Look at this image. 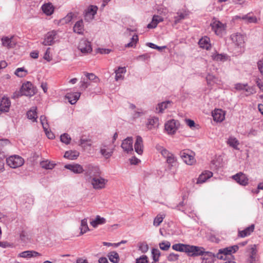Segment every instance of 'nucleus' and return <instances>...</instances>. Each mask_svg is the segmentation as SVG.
<instances>
[{
  "label": "nucleus",
  "instance_id": "obj_35",
  "mask_svg": "<svg viewBox=\"0 0 263 263\" xmlns=\"http://www.w3.org/2000/svg\"><path fill=\"white\" fill-rule=\"evenodd\" d=\"M212 59L216 61L224 62L227 60L228 57L225 54L214 53L212 55Z\"/></svg>",
  "mask_w": 263,
  "mask_h": 263
},
{
  "label": "nucleus",
  "instance_id": "obj_25",
  "mask_svg": "<svg viewBox=\"0 0 263 263\" xmlns=\"http://www.w3.org/2000/svg\"><path fill=\"white\" fill-rule=\"evenodd\" d=\"M81 93L80 92H75L74 93H68L66 96L71 104H74L79 100Z\"/></svg>",
  "mask_w": 263,
  "mask_h": 263
},
{
  "label": "nucleus",
  "instance_id": "obj_52",
  "mask_svg": "<svg viewBox=\"0 0 263 263\" xmlns=\"http://www.w3.org/2000/svg\"><path fill=\"white\" fill-rule=\"evenodd\" d=\"M166 159L167 163L172 166H173V164L176 161V159L173 154H171Z\"/></svg>",
  "mask_w": 263,
  "mask_h": 263
},
{
  "label": "nucleus",
  "instance_id": "obj_8",
  "mask_svg": "<svg viewBox=\"0 0 263 263\" xmlns=\"http://www.w3.org/2000/svg\"><path fill=\"white\" fill-rule=\"evenodd\" d=\"M205 252L203 247L189 245L187 254L190 256H203Z\"/></svg>",
  "mask_w": 263,
  "mask_h": 263
},
{
  "label": "nucleus",
  "instance_id": "obj_64",
  "mask_svg": "<svg viewBox=\"0 0 263 263\" xmlns=\"http://www.w3.org/2000/svg\"><path fill=\"white\" fill-rule=\"evenodd\" d=\"M247 85V84H242L240 83H237L235 84V88L237 90H243Z\"/></svg>",
  "mask_w": 263,
  "mask_h": 263
},
{
  "label": "nucleus",
  "instance_id": "obj_1",
  "mask_svg": "<svg viewBox=\"0 0 263 263\" xmlns=\"http://www.w3.org/2000/svg\"><path fill=\"white\" fill-rule=\"evenodd\" d=\"M239 249L238 245H234L226 247L225 248L220 249L216 254H214L211 252H205L203 255L202 261L201 263H214L215 258L218 259H225L226 256L231 255L232 253H235Z\"/></svg>",
  "mask_w": 263,
  "mask_h": 263
},
{
  "label": "nucleus",
  "instance_id": "obj_13",
  "mask_svg": "<svg viewBox=\"0 0 263 263\" xmlns=\"http://www.w3.org/2000/svg\"><path fill=\"white\" fill-rule=\"evenodd\" d=\"M23 94L26 96H32L34 94L32 84L27 82L23 84L21 88Z\"/></svg>",
  "mask_w": 263,
  "mask_h": 263
},
{
  "label": "nucleus",
  "instance_id": "obj_49",
  "mask_svg": "<svg viewBox=\"0 0 263 263\" xmlns=\"http://www.w3.org/2000/svg\"><path fill=\"white\" fill-rule=\"evenodd\" d=\"M84 73L87 80L94 81L95 82H97L99 81V78L95 74L86 72Z\"/></svg>",
  "mask_w": 263,
  "mask_h": 263
},
{
  "label": "nucleus",
  "instance_id": "obj_17",
  "mask_svg": "<svg viewBox=\"0 0 263 263\" xmlns=\"http://www.w3.org/2000/svg\"><path fill=\"white\" fill-rule=\"evenodd\" d=\"M257 250L255 246H254L250 249V253L246 263H257Z\"/></svg>",
  "mask_w": 263,
  "mask_h": 263
},
{
  "label": "nucleus",
  "instance_id": "obj_22",
  "mask_svg": "<svg viewBox=\"0 0 263 263\" xmlns=\"http://www.w3.org/2000/svg\"><path fill=\"white\" fill-rule=\"evenodd\" d=\"M213 176V173L209 171H205L199 176L197 184L202 183L204 182L208 179L211 178Z\"/></svg>",
  "mask_w": 263,
  "mask_h": 263
},
{
  "label": "nucleus",
  "instance_id": "obj_41",
  "mask_svg": "<svg viewBox=\"0 0 263 263\" xmlns=\"http://www.w3.org/2000/svg\"><path fill=\"white\" fill-rule=\"evenodd\" d=\"M79 153L72 151H67L64 154V157L71 160L77 159Z\"/></svg>",
  "mask_w": 263,
  "mask_h": 263
},
{
  "label": "nucleus",
  "instance_id": "obj_23",
  "mask_svg": "<svg viewBox=\"0 0 263 263\" xmlns=\"http://www.w3.org/2000/svg\"><path fill=\"white\" fill-rule=\"evenodd\" d=\"M254 224H252L242 231H238V236L240 237H245L250 235L254 231Z\"/></svg>",
  "mask_w": 263,
  "mask_h": 263
},
{
  "label": "nucleus",
  "instance_id": "obj_46",
  "mask_svg": "<svg viewBox=\"0 0 263 263\" xmlns=\"http://www.w3.org/2000/svg\"><path fill=\"white\" fill-rule=\"evenodd\" d=\"M61 141L65 143L66 144H68L70 143V142L71 141V138L70 136L66 133L63 134L60 137Z\"/></svg>",
  "mask_w": 263,
  "mask_h": 263
},
{
  "label": "nucleus",
  "instance_id": "obj_32",
  "mask_svg": "<svg viewBox=\"0 0 263 263\" xmlns=\"http://www.w3.org/2000/svg\"><path fill=\"white\" fill-rule=\"evenodd\" d=\"M42 10L46 15H50L53 12V7L51 4H46L42 6Z\"/></svg>",
  "mask_w": 263,
  "mask_h": 263
},
{
  "label": "nucleus",
  "instance_id": "obj_30",
  "mask_svg": "<svg viewBox=\"0 0 263 263\" xmlns=\"http://www.w3.org/2000/svg\"><path fill=\"white\" fill-rule=\"evenodd\" d=\"M106 219L101 217L99 215L96 216L95 219L90 222V224L93 228H97L98 225L104 224L106 222Z\"/></svg>",
  "mask_w": 263,
  "mask_h": 263
},
{
  "label": "nucleus",
  "instance_id": "obj_45",
  "mask_svg": "<svg viewBox=\"0 0 263 263\" xmlns=\"http://www.w3.org/2000/svg\"><path fill=\"white\" fill-rule=\"evenodd\" d=\"M139 250L141 251L142 253H146L148 250V246L147 244L145 242H139L138 245Z\"/></svg>",
  "mask_w": 263,
  "mask_h": 263
},
{
  "label": "nucleus",
  "instance_id": "obj_48",
  "mask_svg": "<svg viewBox=\"0 0 263 263\" xmlns=\"http://www.w3.org/2000/svg\"><path fill=\"white\" fill-rule=\"evenodd\" d=\"M152 254L154 261H158L159 260V257L160 255V251L157 249H153Z\"/></svg>",
  "mask_w": 263,
  "mask_h": 263
},
{
  "label": "nucleus",
  "instance_id": "obj_47",
  "mask_svg": "<svg viewBox=\"0 0 263 263\" xmlns=\"http://www.w3.org/2000/svg\"><path fill=\"white\" fill-rule=\"evenodd\" d=\"M165 216L158 215L154 219L153 224L155 226L158 227L162 222Z\"/></svg>",
  "mask_w": 263,
  "mask_h": 263
},
{
  "label": "nucleus",
  "instance_id": "obj_11",
  "mask_svg": "<svg viewBox=\"0 0 263 263\" xmlns=\"http://www.w3.org/2000/svg\"><path fill=\"white\" fill-rule=\"evenodd\" d=\"M57 35L55 31L48 32L45 36L44 41L42 44L45 46H50L53 44L54 41Z\"/></svg>",
  "mask_w": 263,
  "mask_h": 263
},
{
  "label": "nucleus",
  "instance_id": "obj_6",
  "mask_svg": "<svg viewBox=\"0 0 263 263\" xmlns=\"http://www.w3.org/2000/svg\"><path fill=\"white\" fill-rule=\"evenodd\" d=\"M78 48L83 53H90L92 51L90 43L85 39H82L80 41Z\"/></svg>",
  "mask_w": 263,
  "mask_h": 263
},
{
  "label": "nucleus",
  "instance_id": "obj_38",
  "mask_svg": "<svg viewBox=\"0 0 263 263\" xmlns=\"http://www.w3.org/2000/svg\"><path fill=\"white\" fill-rule=\"evenodd\" d=\"M228 143L231 147H233L236 149H238V145L239 143L238 140L235 137H230L228 141Z\"/></svg>",
  "mask_w": 263,
  "mask_h": 263
},
{
  "label": "nucleus",
  "instance_id": "obj_2",
  "mask_svg": "<svg viewBox=\"0 0 263 263\" xmlns=\"http://www.w3.org/2000/svg\"><path fill=\"white\" fill-rule=\"evenodd\" d=\"M84 176L88 181L96 177L101 175V171L98 166L88 164L84 166Z\"/></svg>",
  "mask_w": 263,
  "mask_h": 263
},
{
  "label": "nucleus",
  "instance_id": "obj_61",
  "mask_svg": "<svg viewBox=\"0 0 263 263\" xmlns=\"http://www.w3.org/2000/svg\"><path fill=\"white\" fill-rule=\"evenodd\" d=\"M147 257L146 255H142L136 259V263H147Z\"/></svg>",
  "mask_w": 263,
  "mask_h": 263
},
{
  "label": "nucleus",
  "instance_id": "obj_21",
  "mask_svg": "<svg viewBox=\"0 0 263 263\" xmlns=\"http://www.w3.org/2000/svg\"><path fill=\"white\" fill-rule=\"evenodd\" d=\"M65 167L76 174H80L84 172V169L82 165L79 164H67L65 166Z\"/></svg>",
  "mask_w": 263,
  "mask_h": 263
},
{
  "label": "nucleus",
  "instance_id": "obj_7",
  "mask_svg": "<svg viewBox=\"0 0 263 263\" xmlns=\"http://www.w3.org/2000/svg\"><path fill=\"white\" fill-rule=\"evenodd\" d=\"M179 125L178 121L174 119L171 120L165 124V129L168 134H174L178 129Z\"/></svg>",
  "mask_w": 263,
  "mask_h": 263
},
{
  "label": "nucleus",
  "instance_id": "obj_39",
  "mask_svg": "<svg viewBox=\"0 0 263 263\" xmlns=\"http://www.w3.org/2000/svg\"><path fill=\"white\" fill-rule=\"evenodd\" d=\"M40 164L43 168L46 170H51L55 165V164L48 160L42 161L41 162Z\"/></svg>",
  "mask_w": 263,
  "mask_h": 263
},
{
  "label": "nucleus",
  "instance_id": "obj_26",
  "mask_svg": "<svg viewBox=\"0 0 263 263\" xmlns=\"http://www.w3.org/2000/svg\"><path fill=\"white\" fill-rule=\"evenodd\" d=\"M73 31L78 34H83L84 31V25L82 20L78 21L73 26Z\"/></svg>",
  "mask_w": 263,
  "mask_h": 263
},
{
  "label": "nucleus",
  "instance_id": "obj_53",
  "mask_svg": "<svg viewBox=\"0 0 263 263\" xmlns=\"http://www.w3.org/2000/svg\"><path fill=\"white\" fill-rule=\"evenodd\" d=\"M32 253L31 251H25L24 252H22L20 253L18 256L20 257H23V258H30L31 257L32 254L31 253Z\"/></svg>",
  "mask_w": 263,
  "mask_h": 263
},
{
  "label": "nucleus",
  "instance_id": "obj_54",
  "mask_svg": "<svg viewBox=\"0 0 263 263\" xmlns=\"http://www.w3.org/2000/svg\"><path fill=\"white\" fill-rule=\"evenodd\" d=\"M9 144V141L7 139H0V155L4 154L1 153L2 147Z\"/></svg>",
  "mask_w": 263,
  "mask_h": 263
},
{
  "label": "nucleus",
  "instance_id": "obj_29",
  "mask_svg": "<svg viewBox=\"0 0 263 263\" xmlns=\"http://www.w3.org/2000/svg\"><path fill=\"white\" fill-rule=\"evenodd\" d=\"M36 110L37 108L36 107H33L27 112V118L31 120L32 122H36V119L37 118Z\"/></svg>",
  "mask_w": 263,
  "mask_h": 263
},
{
  "label": "nucleus",
  "instance_id": "obj_16",
  "mask_svg": "<svg viewBox=\"0 0 263 263\" xmlns=\"http://www.w3.org/2000/svg\"><path fill=\"white\" fill-rule=\"evenodd\" d=\"M133 138L132 137H127L124 140L122 143L121 147L124 151L128 153L129 152L133 151Z\"/></svg>",
  "mask_w": 263,
  "mask_h": 263
},
{
  "label": "nucleus",
  "instance_id": "obj_9",
  "mask_svg": "<svg viewBox=\"0 0 263 263\" xmlns=\"http://www.w3.org/2000/svg\"><path fill=\"white\" fill-rule=\"evenodd\" d=\"M212 30L218 35L222 34V32L224 30V25L220 21L213 20L211 24Z\"/></svg>",
  "mask_w": 263,
  "mask_h": 263
},
{
  "label": "nucleus",
  "instance_id": "obj_12",
  "mask_svg": "<svg viewBox=\"0 0 263 263\" xmlns=\"http://www.w3.org/2000/svg\"><path fill=\"white\" fill-rule=\"evenodd\" d=\"M232 178L240 185L245 186L248 184V178L245 174L241 172L233 175Z\"/></svg>",
  "mask_w": 263,
  "mask_h": 263
},
{
  "label": "nucleus",
  "instance_id": "obj_44",
  "mask_svg": "<svg viewBox=\"0 0 263 263\" xmlns=\"http://www.w3.org/2000/svg\"><path fill=\"white\" fill-rule=\"evenodd\" d=\"M206 80L208 85H212L213 83H216L218 79L214 76L208 73L206 76Z\"/></svg>",
  "mask_w": 263,
  "mask_h": 263
},
{
  "label": "nucleus",
  "instance_id": "obj_28",
  "mask_svg": "<svg viewBox=\"0 0 263 263\" xmlns=\"http://www.w3.org/2000/svg\"><path fill=\"white\" fill-rule=\"evenodd\" d=\"M213 117L214 121L221 122L224 119V116L221 109L215 110L213 113Z\"/></svg>",
  "mask_w": 263,
  "mask_h": 263
},
{
  "label": "nucleus",
  "instance_id": "obj_55",
  "mask_svg": "<svg viewBox=\"0 0 263 263\" xmlns=\"http://www.w3.org/2000/svg\"><path fill=\"white\" fill-rule=\"evenodd\" d=\"M73 15L72 12L68 13L67 15L63 18L62 21L65 23H69L72 20Z\"/></svg>",
  "mask_w": 263,
  "mask_h": 263
},
{
  "label": "nucleus",
  "instance_id": "obj_42",
  "mask_svg": "<svg viewBox=\"0 0 263 263\" xmlns=\"http://www.w3.org/2000/svg\"><path fill=\"white\" fill-rule=\"evenodd\" d=\"M14 73L17 77L23 78L27 74L28 71L24 67H21L17 68L15 70Z\"/></svg>",
  "mask_w": 263,
  "mask_h": 263
},
{
  "label": "nucleus",
  "instance_id": "obj_51",
  "mask_svg": "<svg viewBox=\"0 0 263 263\" xmlns=\"http://www.w3.org/2000/svg\"><path fill=\"white\" fill-rule=\"evenodd\" d=\"M160 248L164 251L169 249L171 247V243L169 241L162 242L159 243Z\"/></svg>",
  "mask_w": 263,
  "mask_h": 263
},
{
  "label": "nucleus",
  "instance_id": "obj_34",
  "mask_svg": "<svg viewBox=\"0 0 263 263\" xmlns=\"http://www.w3.org/2000/svg\"><path fill=\"white\" fill-rule=\"evenodd\" d=\"M171 102L170 101L163 102L158 104V106L156 107V110H158V112L162 113L163 110L168 107V105L171 104Z\"/></svg>",
  "mask_w": 263,
  "mask_h": 263
},
{
  "label": "nucleus",
  "instance_id": "obj_40",
  "mask_svg": "<svg viewBox=\"0 0 263 263\" xmlns=\"http://www.w3.org/2000/svg\"><path fill=\"white\" fill-rule=\"evenodd\" d=\"M139 40L138 36L137 34H135L133 36V37L131 39V41L129 43L126 44L125 45V47L129 48V47H133L135 48L136 47V44L138 42Z\"/></svg>",
  "mask_w": 263,
  "mask_h": 263
},
{
  "label": "nucleus",
  "instance_id": "obj_20",
  "mask_svg": "<svg viewBox=\"0 0 263 263\" xmlns=\"http://www.w3.org/2000/svg\"><path fill=\"white\" fill-rule=\"evenodd\" d=\"M135 150L139 155H141L143 153V140L141 136H137L135 143Z\"/></svg>",
  "mask_w": 263,
  "mask_h": 263
},
{
  "label": "nucleus",
  "instance_id": "obj_27",
  "mask_svg": "<svg viewBox=\"0 0 263 263\" xmlns=\"http://www.w3.org/2000/svg\"><path fill=\"white\" fill-rule=\"evenodd\" d=\"M198 44L200 47L206 49V50H209L211 48L210 39L207 36L201 38L199 40Z\"/></svg>",
  "mask_w": 263,
  "mask_h": 263
},
{
  "label": "nucleus",
  "instance_id": "obj_60",
  "mask_svg": "<svg viewBox=\"0 0 263 263\" xmlns=\"http://www.w3.org/2000/svg\"><path fill=\"white\" fill-rule=\"evenodd\" d=\"M179 257V255L175 253H171L168 256H167V259L168 260L170 261H176L178 260Z\"/></svg>",
  "mask_w": 263,
  "mask_h": 263
},
{
  "label": "nucleus",
  "instance_id": "obj_56",
  "mask_svg": "<svg viewBox=\"0 0 263 263\" xmlns=\"http://www.w3.org/2000/svg\"><path fill=\"white\" fill-rule=\"evenodd\" d=\"M185 14L184 13H180L177 16H175L174 17V23L175 24H177L180 22V21L185 18Z\"/></svg>",
  "mask_w": 263,
  "mask_h": 263
},
{
  "label": "nucleus",
  "instance_id": "obj_10",
  "mask_svg": "<svg viewBox=\"0 0 263 263\" xmlns=\"http://www.w3.org/2000/svg\"><path fill=\"white\" fill-rule=\"evenodd\" d=\"M98 7L96 6L91 5L85 11L84 20L86 22H90L94 18L95 15L97 13Z\"/></svg>",
  "mask_w": 263,
  "mask_h": 263
},
{
  "label": "nucleus",
  "instance_id": "obj_33",
  "mask_svg": "<svg viewBox=\"0 0 263 263\" xmlns=\"http://www.w3.org/2000/svg\"><path fill=\"white\" fill-rule=\"evenodd\" d=\"M158 118L153 117L148 119L147 126L148 129H151L152 127L157 126L158 125Z\"/></svg>",
  "mask_w": 263,
  "mask_h": 263
},
{
  "label": "nucleus",
  "instance_id": "obj_63",
  "mask_svg": "<svg viewBox=\"0 0 263 263\" xmlns=\"http://www.w3.org/2000/svg\"><path fill=\"white\" fill-rule=\"evenodd\" d=\"M257 67L261 74L263 75V60H260L258 61Z\"/></svg>",
  "mask_w": 263,
  "mask_h": 263
},
{
  "label": "nucleus",
  "instance_id": "obj_43",
  "mask_svg": "<svg viewBox=\"0 0 263 263\" xmlns=\"http://www.w3.org/2000/svg\"><path fill=\"white\" fill-rule=\"evenodd\" d=\"M89 230V228L87 225V219L84 218L81 220V234H83Z\"/></svg>",
  "mask_w": 263,
  "mask_h": 263
},
{
  "label": "nucleus",
  "instance_id": "obj_14",
  "mask_svg": "<svg viewBox=\"0 0 263 263\" xmlns=\"http://www.w3.org/2000/svg\"><path fill=\"white\" fill-rule=\"evenodd\" d=\"M180 156L184 162L188 165H192L195 162L194 157L189 154V152L186 150L181 151Z\"/></svg>",
  "mask_w": 263,
  "mask_h": 263
},
{
  "label": "nucleus",
  "instance_id": "obj_57",
  "mask_svg": "<svg viewBox=\"0 0 263 263\" xmlns=\"http://www.w3.org/2000/svg\"><path fill=\"white\" fill-rule=\"evenodd\" d=\"M147 45L153 48V49H158V50L159 51H161L162 49H164V48H166V46H158L156 45H155V44L154 43H148L147 44Z\"/></svg>",
  "mask_w": 263,
  "mask_h": 263
},
{
  "label": "nucleus",
  "instance_id": "obj_4",
  "mask_svg": "<svg viewBox=\"0 0 263 263\" xmlns=\"http://www.w3.org/2000/svg\"><path fill=\"white\" fill-rule=\"evenodd\" d=\"M107 181V179L100 176L99 177H96L89 181L93 188L95 190H101L105 188Z\"/></svg>",
  "mask_w": 263,
  "mask_h": 263
},
{
  "label": "nucleus",
  "instance_id": "obj_24",
  "mask_svg": "<svg viewBox=\"0 0 263 263\" xmlns=\"http://www.w3.org/2000/svg\"><path fill=\"white\" fill-rule=\"evenodd\" d=\"M189 245H185L183 243H177L173 245L172 248L173 250L182 252L188 253Z\"/></svg>",
  "mask_w": 263,
  "mask_h": 263
},
{
  "label": "nucleus",
  "instance_id": "obj_36",
  "mask_svg": "<svg viewBox=\"0 0 263 263\" xmlns=\"http://www.w3.org/2000/svg\"><path fill=\"white\" fill-rule=\"evenodd\" d=\"M156 148L165 158L171 154L168 151L160 145H157Z\"/></svg>",
  "mask_w": 263,
  "mask_h": 263
},
{
  "label": "nucleus",
  "instance_id": "obj_58",
  "mask_svg": "<svg viewBox=\"0 0 263 263\" xmlns=\"http://www.w3.org/2000/svg\"><path fill=\"white\" fill-rule=\"evenodd\" d=\"M81 85H80V88L82 89L85 90L86 88L88 87V86L90 85L88 81V80L86 81L85 80V79H83L80 82Z\"/></svg>",
  "mask_w": 263,
  "mask_h": 263
},
{
  "label": "nucleus",
  "instance_id": "obj_59",
  "mask_svg": "<svg viewBox=\"0 0 263 263\" xmlns=\"http://www.w3.org/2000/svg\"><path fill=\"white\" fill-rule=\"evenodd\" d=\"M5 158V156L4 154L0 155V172H2L4 170Z\"/></svg>",
  "mask_w": 263,
  "mask_h": 263
},
{
  "label": "nucleus",
  "instance_id": "obj_18",
  "mask_svg": "<svg viewBox=\"0 0 263 263\" xmlns=\"http://www.w3.org/2000/svg\"><path fill=\"white\" fill-rule=\"evenodd\" d=\"M11 102L9 98L4 97L2 98L0 103V111L2 112H8Z\"/></svg>",
  "mask_w": 263,
  "mask_h": 263
},
{
  "label": "nucleus",
  "instance_id": "obj_19",
  "mask_svg": "<svg viewBox=\"0 0 263 263\" xmlns=\"http://www.w3.org/2000/svg\"><path fill=\"white\" fill-rule=\"evenodd\" d=\"M13 37H9L8 36H4L2 38L1 41L2 45L7 48H13L15 45V42L13 40Z\"/></svg>",
  "mask_w": 263,
  "mask_h": 263
},
{
  "label": "nucleus",
  "instance_id": "obj_5",
  "mask_svg": "<svg viewBox=\"0 0 263 263\" xmlns=\"http://www.w3.org/2000/svg\"><path fill=\"white\" fill-rule=\"evenodd\" d=\"M115 146L103 144L100 146V153L106 159L110 158L115 151Z\"/></svg>",
  "mask_w": 263,
  "mask_h": 263
},
{
  "label": "nucleus",
  "instance_id": "obj_31",
  "mask_svg": "<svg viewBox=\"0 0 263 263\" xmlns=\"http://www.w3.org/2000/svg\"><path fill=\"white\" fill-rule=\"evenodd\" d=\"M126 71L125 67H119L118 69L115 70L116 77L115 79L116 81L123 79V74L125 73Z\"/></svg>",
  "mask_w": 263,
  "mask_h": 263
},
{
  "label": "nucleus",
  "instance_id": "obj_50",
  "mask_svg": "<svg viewBox=\"0 0 263 263\" xmlns=\"http://www.w3.org/2000/svg\"><path fill=\"white\" fill-rule=\"evenodd\" d=\"M40 122L42 125L44 130H46L47 128L49 127L46 117L44 116H41L40 117Z\"/></svg>",
  "mask_w": 263,
  "mask_h": 263
},
{
  "label": "nucleus",
  "instance_id": "obj_3",
  "mask_svg": "<svg viewBox=\"0 0 263 263\" xmlns=\"http://www.w3.org/2000/svg\"><path fill=\"white\" fill-rule=\"evenodd\" d=\"M7 164L12 168H16L22 166L24 163V159L20 156L14 155L6 159Z\"/></svg>",
  "mask_w": 263,
  "mask_h": 263
},
{
  "label": "nucleus",
  "instance_id": "obj_62",
  "mask_svg": "<svg viewBox=\"0 0 263 263\" xmlns=\"http://www.w3.org/2000/svg\"><path fill=\"white\" fill-rule=\"evenodd\" d=\"M50 48H48L44 55V59L48 62H49L52 60V58L50 55Z\"/></svg>",
  "mask_w": 263,
  "mask_h": 263
},
{
  "label": "nucleus",
  "instance_id": "obj_37",
  "mask_svg": "<svg viewBox=\"0 0 263 263\" xmlns=\"http://www.w3.org/2000/svg\"><path fill=\"white\" fill-rule=\"evenodd\" d=\"M108 257L110 261L112 262L117 263L119 261V256L116 252H111L109 253Z\"/></svg>",
  "mask_w": 263,
  "mask_h": 263
},
{
  "label": "nucleus",
  "instance_id": "obj_15",
  "mask_svg": "<svg viewBox=\"0 0 263 263\" xmlns=\"http://www.w3.org/2000/svg\"><path fill=\"white\" fill-rule=\"evenodd\" d=\"M232 42L235 45L241 47L245 43L244 36L239 33L233 34L231 35Z\"/></svg>",
  "mask_w": 263,
  "mask_h": 263
}]
</instances>
